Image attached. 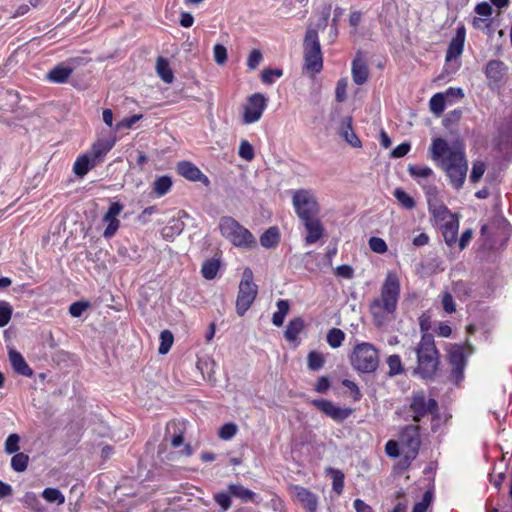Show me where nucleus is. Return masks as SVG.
<instances>
[{"label": "nucleus", "instance_id": "obj_21", "mask_svg": "<svg viewBox=\"0 0 512 512\" xmlns=\"http://www.w3.org/2000/svg\"><path fill=\"white\" fill-rule=\"evenodd\" d=\"M507 66L504 64V62L500 60H490L485 67V75L489 79L490 82H493L495 84L500 83L506 72H507Z\"/></svg>", "mask_w": 512, "mask_h": 512}, {"label": "nucleus", "instance_id": "obj_4", "mask_svg": "<svg viewBox=\"0 0 512 512\" xmlns=\"http://www.w3.org/2000/svg\"><path fill=\"white\" fill-rule=\"evenodd\" d=\"M219 229L222 236L235 247L250 250L256 246L253 234L233 217H222L219 221Z\"/></svg>", "mask_w": 512, "mask_h": 512}, {"label": "nucleus", "instance_id": "obj_53", "mask_svg": "<svg viewBox=\"0 0 512 512\" xmlns=\"http://www.w3.org/2000/svg\"><path fill=\"white\" fill-rule=\"evenodd\" d=\"M421 186L423 187V189L425 191L428 207L430 206V203L436 204L438 202H441L438 199V190L434 184L427 185V184L423 183V184H421Z\"/></svg>", "mask_w": 512, "mask_h": 512}, {"label": "nucleus", "instance_id": "obj_54", "mask_svg": "<svg viewBox=\"0 0 512 512\" xmlns=\"http://www.w3.org/2000/svg\"><path fill=\"white\" fill-rule=\"evenodd\" d=\"M486 170V166L484 162L477 161L473 163L472 171L470 174V181L472 183H477L483 176L484 172Z\"/></svg>", "mask_w": 512, "mask_h": 512}, {"label": "nucleus", "instance_id": "obj_64", "mask_svg": "<svg viewBox=\"0 0 512 512\" xmlns=\"http://www.w3.org/2000/svg\"><path fill=\"white\" fill-rule=\"evenodd\" d=\"M347 81L342 78L337 82L335 89V97L338 102H343L346 99Z\"/></svg>", "mask_w": 512, "mask_h": 512}, {"label": "nucleus", "instance_id": "obj_32", "mask_svg": "<svg viewBox=\"0 0 512 512\" xmlns=\"http://www.w3.org/2000/svg\"><path fill=\"white\" fill-rule=\"evenodd\" d=\"M220 266L221 262L217 258L205 260L201 267V274L203 278H205L206 280H212L216 278Z\"/></svg>", "mask_w": 512, "mask_h": 512}, {"label": "nucleus", "instance_id": "obj_56", "mask_svg": "<svg viewBox=\"0 0 512 512\" xmlns=\"http://www.w3.org/2000/svg\"><path fill=\"white\" fill-rule=\"evenodd\" d=\"M282 75L281 69H265L262 72L261 80L264 84H272L276 78H280Z\"/></svg>", "mask_w": 512, "mask_h": 512}, {"label": "nucleus", "instance_id": "obj_11", "mask_svg": "<svg viewBox=\"0 0 512 512\" xmlns=\"http://www.w3.org/2000/svg\"><path fill=\"white\" fill-rule=\"evenodd\" d=\"M268 99L262 93L249 96L243 107L242 122L249 125L259 121L267 107Z\"/></svg>", "mask_w": 512, "mask_h": 512}, {"label": "nucleus", "instance_id": "obj_52", "mask_svg": "<svg viewBox=\"0 0 512 512\" xmlns=\"http://www.w3.org/2000/svg\"><path fill=\"white\" fill-rule=\"evenodd\" d=\"M238 154L242 159H244L246 161L253 160L254 156H255L254 148L247 140L241 141Z\"/></svg>", "mask_w": 512, "mask_h": 512}, {"label": "nucleus", "instance_id": "obj_48", "mask_svg": "<svg viewBox=\"0 0 512 512\" xmlns=\"http://www.w3.org/2000/svg\"><path fill=\"white\" fill-rule=\"evenodd\" d=\"M387 365L389 367V376L399 375L403 372V366L399 355H390L387 358Z\"/></svg>", "mask_w": 512, "mask_h": 512}, {"label": "nucleus", "instance_id": "obj_31", "mask_svg": "<svg viewBox=\"0 0 512 512\" xmlns=\"http://www.w3.org/2000/svg\"><path fill=\"white\" fill-rule=\"evenodd\" d=\"M172 184L173 182L170 176L163 175L157 177L153 183L152 191L155 196L162 197L171 190Z\"/></svg>", "mask_w": 512, "mask_h": 512}, {"label": "nucleus", "instance_id": "obj_29", "mask_svg": "<svg viewBox=\"0 0 512 512\" xmlns=\"http://www.w3.org/2000/svg\"><path fill=\"white\" fill-rule=\"evenodd\" d=\"M280 241V233L279 229L275 226L268 228L261 236H260V244L264 248L270 249L274 248L278 245Z\"/></svg>", "mask_w": 512, "mask_h": 512}, {"label": "nucleus", "instance_id": "obj_7", "mask_svg": "<svg viewBox=\"0 0 512 512\" xmlns=\"http://www.w3.org/2000/svg\"><path fill=\"white\" fill-rule=\"evenodd\" d=\"M402 458L399 462L404 469L411 465V462L417 457L421 440L419 428L417 426H406L399 435Z\"/></svg>", "mask_w": 512, "mask_h": 512}, {"label": "nucleus", "instance_id": "obj_42", "mask_svg": "<svg viewBox=\"0 0 512 512\" xmlns=\"http://www.w3.org/2000/svg\"><path fill=\"white\" fill-rule=\"evenodd\" d=\"M42 497L50 503L57 502L58 504H63L65 501V497L63 493L58 488L47 487L42 492Z\"/></svg>", "mask_w": 512, "mask_h": 512}, {"label": "nucleus", "instance_id": "obj_55", "mask_svg": "<svg viewBox=\"0 0 512 512\" xmlns=\"http://www.w3.org/2000/svg\"><path fill=\"white\" fill-rule=\"evenodd\" d=\"M369 247L373 252L378 254H383L388 249L386 242L380 237H371L369 239Z\"/></svg>", "mask_w": 512, "mask_h": 512}, {"label": "nucleus", "instance_id": "obj_20", "mask_svg": "<svg viewBox=\"0 0 512 512\" xmlns=\"http://www.w3.org/2000/svg\"><path fill=\"white\" fill-rule=\"evenodd\" d=\"M352 79L355 84L363 85L369 76L368 66L365 59L358 53L352 61Z\"/></svg>", "mask_w": 512, "mask_h": 512}, {"label": "nucleus", "instance_id": "obj_59", "mask_svg": "<svg viewBox=\"0 0 512 512\" xmlns=\"http://www.w3.org/2000/svg\"><path fill=\"white\" fill-rule=\"evenodd\" d=\"M385 453L387 456L396 458L400 456L401 453V446L399 441L389 440L385 444Z\"/></svg>", "mask_w": 512, "mask_h": 512}, {"label": "nucleus", "instance_id": "obj_35", "mask_svg": "<svg viewBox=\"0 0 512 512\" xmlns=\"http://www.w3.org/2000/svg\"><path fill=\"white\" fill-rule=\"evenodd\" d=\"M156 71L159 77L165 83H172L174 80V74L170 68L169 62L166 58L158 57L156 61Z\"/></svg>", "mask_w": 512, "mask_h": 512}, {"label": "nucleus", "instance_id": "obj_50", "mask_svg": "<svg viewBox=\"0 0 512 512\" xmlns=\"http://www.w3.org/2000/svg\"><path fill=\"white\" fill-rule=\"evenodd\" d=\"M20 437L16 433L10 434L5 440V452L7 454L18 453Z\"/></svg>", "mask_w": 512, "mask_h": 512}, {"label": "nucleus", "instance_id": "obj_36", "mask_svg": "<svg viewBox=\"0 0 512 512\" xmlns=\"http://www.w3.org/2000/svg\"><path fill=\"white\" fill-rule=\"evenodd\" d=\"M289 303L287 300L280 299L277 301V311L272 316V323L280 327L284 323V319L289 312Z\"/></svg>", "mask_w": 512, "mask_h": 512}, {"label": "nucleus", "instance_id": "obj_28", "mask_svg": "<svg viewBox=\"0 0 512 512\" xmlns=\"http://www.w3.org/2000/svg\"><path fill=\"white\" fill-rule=\"evenodd\" d=\"M305 323L301 317L291 319L284 332V337L289 342H294L298 339L299 334L304 329Z\"/></svg>", "mask_w": 512, "mask_h": 512}, {"label": "nucleus", "instance_id": "obj_8", "mask_svg": "<svg viewBox=\"0 0 512 512\" xmlns=\"http://www.w3.org/2000/svg\"><path fill=\"white\" fill-rule=\"evenodd\" d=\"M257 293L258 287L253 282V272L250 268H245L236 299V312L239 316H243L251 307Z\"/></svg>", "mask_w": 512, "mask_h": 512}, {"label": "nucleus", "instance_id": "obj_3", "mask_svg": "<svg viewBox=\"0 0 512 512\" xmlns=\"http://www.w3.org/2000/svg\"><path fill=\"white\" fill-rule=\"evenodd\" d=\"M414 351L417 356V367L414 373L425 380L433 379L440 364L439 351L435 346L433 335L422 334Z\"/></svg>", "mask_w": 512, "mask_h": 512}, {"label": "nucleus", "instance_id": "obj_34", "mask_svg": "<svg viewBox=\"0 0 512 512\" xmlns=\"http://www.w3.org/2000/svg\"><path fill=\"white\" fill-rule=\"evenodd\" d=\"M429 213L432 215V217L435 220V223L439 222L441 218H454L457 215L452 213L446 205H444L442 202H438L436 204L430 203V206L428 207Z\"/></svg>", "mask_w": 512, "mask_h": 512}, {"label": "nucleus", "instance_id": "obj_12", "mask_svg": "<svg viewBox=\"0 0 512 512\" xmlns=\"http://www.w3.org/2000/svg\"><path fill=\"white\" fill-rule=\"evenodd\" d=\"M448 361L452 367L451 378L458 384L464 378V369L467 364L464 347L459 344L451 345L448 349Z\"/></svg>", "mask_w": 512, "mask_h": 512}, {"label": "nucleus", "instance_id": "obj_5", "mask_svg": "<svg viewBox=\"0 0 512 512\" xmlns=\"http://www.w3.org/2000/svg\"><path fill=\"white\" fill-rule=\"evenodd\" d=\"M353 368L361 373H373L379 365L378 350L368 342L357 344L350 357Z\"/></svg>", "mask_w": 512, "mask_h": 512}, {"label": "nucleus", "instance_id": "obj_13", "mask_svg": "<svg viewBox=\"0 0 512 512\" xmlns=\"http://www.w3.org/2000/svg\"><path fill=\"white\" fill-rule=\"evenodd\" d=\"M311 403L325 415L337 422L347 419L353 413L351 408L336 406L333 402L325 399H314Z\"/></svg>", "mask_w": 512, "mask_h": 512}, {"label": "nucleus", "instance_id": "obj_47", "mask_svg": "<svg viewBox=\"0 0 512 512\" xmlns=\"http://www.w3.org/2000/svg\"><path fill=\"white\" fill-rule=\"evenodd\" d=\"M13 308L9 302L0 300V328L5 327L11 320Z\"/></svg>", "mask_w": 512, "mask_h": 512}, {"label": "nucleus", "instance_id": "obj_6", "mask_svg": "<svg viewBox=\"0 0 512 512\" xmlns=\"http://www.w3.org/2000/svg\"><path fill=\"white\" fill-rule=\"evenodd\" d=\"M304 68L313 74L319 73L323 68V56L318 37V31L308 29L303 41Z\"/></svg>", "mask_w": 512, "mask_h": 512}, {"label": "nucleus", "instance_id": "obj_38", "mask_svg": "<svg viewBox=\"0 0 512 512\" xmlns=\"http://www.w3.org/2000/svg\"><path fill=\"white\" fill-rule=\"evenodd\" d=\"M29 464V456L23 452L15 453L11 458V468L15 472H24Z\"/></svg>", "mask_w": 512, "mask_h": 512}, {"label": "nucleus", "instance_id": "obj_10", "mask_svg": "<svg viewBox=\"0 0 512 512\" xmlns=\"http://www.w3.org/2000/svg\"><path fill=\"white\" fill-rule=\"evenodd\" d=\"M409 410L413 421L419 422L422 418L438 411V403L433 398L426 397L423 391L414 392L411 396Z\"/></svg>", "mask_w": 512, "mask_h": 512}, {"label": "nucleus", "instance_id": "obj_61", "mask_svg": "<svg viewBox=\"0 0 512 512\" xmlns=\"http://www.w3.org/2000/svg\"><path fill=\"white\" fill-rule=\"evenodd\" d=\"M214 60L217 64L222 65L227 60V49L222 44H216L213 48Z\"/></svg>", "mask_w": 512, "mask_h": 512}, {"label": "nucleus", "instance_id": "obj_15", "mask_svg": "<svg viewBox=\"0 0 512 512\" xmlns=\"http://www.w3.org/2000/svg\"><path fill=\"white\" fill-rule=\"evenodd\" d=\"M466 40V28L463 24L458 25L456 28V34L451 39L446 55H445V61L451 62L452 60L457 59L461 56L464 50V44Z\"/></svg>", "mask_w": 512, "mask_h": 512}, {"label": "nucleus", "instance_id": "obj_57", "mask_svg": "<svg viewBox=\"0 0 512 512\" xmlns=\"http://www.w3.org/2000/svg\"><path fill=\"white\" fill-rule=\"evenodd\" d=\"M441 302L445 312L451 314L456 311V304L450 292L445 291L442 294Z\"/></svg>", "mask_w": 512, "mask_h": 512}, {"label": "nucleus", "instance_id": "obj_62", "mask_svg": "<svg viewBox=\"0 0 512 512\" xmlns=\"http://www.w3.org/2000/svg\"><path fill=\"white\" fill-rule=\"evenodd\" d=\"M411 149V144L409 142H403L397 145L392 151L390 156L392 158H401L408 154Z\"/></svg>", "mask_w": 512, "mask_h": 512}, {"label": "nucleus", "instance_id": "obj_26", "mask_svg": "<svg viewBox=\"0 0 512 512\" xmlns=\"http://www.w3.org/2000/svg\"><path fill=\"white\" fill-rule=\"evenodd\" d=\"M447 246L452 247L457 242V235L459 230V217L456 216L451 219L450 223H444L439 228Z\"/></svg>", "mask_w": 512, "mask_h": 512}, {"label": "nucleus", "instance_id": "obj_9", "mask_svg": "<svg viewBox=\"0 0 512 512\" xmlns=\"http://www.w3.org/2000/svg\"><path fill=\"white\" fill-rule=\"evenodd\" d=\"M292 204L300 220L312 218L319 214V204L310 190L299 189L294 192Z\"/></svg>", "mask_w": 512, "mask_h": 512}, {"label": "nucleus", "instance_id": "obj_22", "mask_svg": "<svg viewBox=\"0 0 512 512\" xmlns=\"http://www.w3.org/2000/svg\"><path fill=\"white\" fill-rule=\"evenodd\" d=\"M185 425L180 421H170L166 425V437L171 435L170 442L173 448L180 447L184 442Z\"/></svg>", "mask_w": 512, "mask_h": 512}, {"label": "nucleus", "instance_id": "obj_2", "mask_svg": "<svg viewBox=\"0 0 512 512\" xmlns=\"http://www.w3.org/2000/svg\"><path fill=\"white\" fill-rule=\"evenodd\" d=\"M400 280L395 272L389 271L380 289L379 297L369 304V312L377 327L387 325L394 316L400 298Z\"/></svg>", "mask_w": 512, "mask_h": 512}, {"label": "nucleus", "instance_id": "obj_1", "mask_svg": "<svg viewBox=\"0 0 512 512\" xmlns=\"http://www.w3.org/2000/svg\"><path fill=\"white\" fill-rule=\"evenodd\" d=\"M429 153L436 166L446 173L451 186L456 190L461 189L468 171L463 141L455 140L450 144L444 138H434Z\"/></svg>", "mask_w": 512, "mask_h": 512}, {"label": "nucleus", "instance_id": "obj_58", "mask_svg": "<svg viewBox=\"0 0 512 512\" xmlns=\"http://www.w3.org/2000/svg\"><path fill=\"white\" fill-rule=\"evenodd\" d=\"M262 53L258 49H253L247 58V67L250 70H254L258 67L260 62L262 61Z\"/></svg>", "mask_w": 512, "mask_h": 512}, {"label": "nucleus", "instance_id": "obj_19", "mask_svg": "<svg viewBox=\"0 0 512 512\" xmlns=\"http://www.w3.org/2000/svg\"><path fill=\"white\" fill-rule=\"evenodd\" d=\"M296 499L304 506L307 512H316L318 506L317 496L307 488L299 485L293 487Z\"/></svg>", "mask_w": 512, "mask_h": 512}, {"label": "nucleus", "instance_id": "obj_60", "mask_svg": "<svg viewBox=\"0 0 512 512\" xmlns=\"http://www.w3.org/2000/svg\"><path fill=\"white\" fill-rule=\"evenodd\" d=\"M103 220L107 222V227L104 230L103 235L105 238H110L116 233L117 229L119 228V220L117 218L106 217H104Z\"/></svg>", "mask_w": 512, "mask_h": 512}, {"label": "nucleus", "instance_id": "obj_37", "mask_svg": "<svg viewBox=\"0 0 512 512\" xmlns=\"http://www.w3.org/2000/svg\"><path fill=\"white\" fill-rule=\"evenodd\" d=\"M22 503L35 512H44L45 507L34 492H26L21 499Z\"/></svg>", "mask_w": 512, "mask_h": 512}, {"label": "nucleus", "instance_id": "obj_17", "mask_svg": "<svg viewBox=\"0 0 512 512\" xmlns=\"http://www.w3.org/2000/svg\"><path fill=\"white\" fill-rule=\"evenodd\" d=\"M301 222L307 231L306 244H314L323 236L324 227L318 216L301 220Z\"/></svg>", "mask_w": 512, "mask_h": 512}, {"label": "nucleus", "instance_id": "obj_40", "mask_svg": "<svg viewBox=\"0 0 512 512\" xmlns=\"http://www.w3.org/2000/svg\"><path fill=\"white\" fill-rule=\"evenodd\" d=\"M341 135L352 147L359 148L362 146L360 139L352 129L351 119H348L347 124L343 126Z\"/></svg>", "mask_w": 512, "mask_h": 512}, {"label": "nucleus", "instance_id": "obj_43", "mask_svg": "<svg viewBox=\"0 0 512 512\" xmlns=\"http://www.w3.org/2000/svg\"><path fill=\"white\" fill-rule=\"evenodd\" d=\"M232 495L229 493V491H220L213 495L214 501L220 506V511L225 512L231 508Z\"/></svg>", "mask_w": 512, "mask_h": 512}, {"label": "nucleus", "instance_id": "obj_14", "mask_svg": "<svg viewBox=\"0 0 512 512\" xmlns=\"http://www.w3.org/2000/svg\"><path fill=\"white\" fill-rule=\"evenodd\" d=\"M116 142V136L110 132L106 137H99L91 146L88 154L99 164L103 161L106 154L113 148Z\"/></svg>", "mask_w": 512, "mask_h": 512}, {"label": "nucleus", "instance_id": "obj_24", "mask_svg": "<svg viewBox=\"0 0 512 512\" xmlns=\"http://www.w3.org/2000/svg\"><path fill=\"white\" fill-rule=\"evenodd\" d=\"M185 224L181 219V216L171 218L167 225L161 230V235L165 240L172 241L182 233Z\"/></svg>", "mask_w": 512, "mask_h": 512}, {"label": "nucleus", "instance_id": "obj_49", "mask_svg": "<svg viewBox=\"0 0 512 512\" xmlns=\"http://www.w3.org/2000/svg\"><path fill=\"white\" fill-rule=\"evenodd\" d=\"M238 431V427L235 423H225L219 428L218 437L222 440L232 439Z\"/></svg>", "mask_w": 512, "mask_h": 512}, {"label": "nucleus", "instance_id": "obj_23", "mask_svg": "<svg viewBox=\"0 0 512 512\" xmlns=\"http://www.w3.org/2000/svg\"><path fill=\"white\" fill-rule=\"evenodd\" d=\"M9 360L16 373L25 377L34 375L33 369L27 364L22 354L16 350L9 351Z\"/></svg>", "mask_w": 512, "mask_h": 512}, {"label": "nucleus", "instance_id": "obj_30", "mask_svg": "<svg viewBox=\"0 0 512 512\" xmlns=\"http://www.w3.org/2000/svg\"><path fill=\"white\" fill-rule=\"evenodd\" d=\"M407 171L409 175L418 182V184H423L422 180L427 179L433 176V170L428 166H420L415 164L408 165Z\"/></svg>", "mask_w": 512, "mask_h": 512}, {"label": "nucleus", "instance_id": "obj_63", "mask_svg": "<svg viewBox=\"0 0 512 512\" xmlns=\"http://www.w3.org/2000/svg\"><path fill=\"white\" fill-rule=\"evenodd\" d=\"M158 212V209L156 206H149L147 208H145L141 214H139L137 216V221L141 224V225H144L146 223H148L151 219V216L155 213Z\"/></svg>", "mask_w": 512, "mask_h": 512}, {"label": "nucleus", "instance_id": "obj_41", "mask_svg": "<svg viewBox=\"0 0 512 512\" xmlns=\"http://www.w3.org/2000/svg\"><path fill=\"white\" fill-rule=\"evenodd\" d=\"M345 339V333L338 328H332L328 331L326 340L330 347L339 348Z\"/></svg>", "mask_w": 512, "mask_h": 512}, {"label": "nucleus", "instance_id": "obj_46", "mask_svg": "<svg viewBox=\"0 0 512 512\" xmlns=\"http://www.w3.org/2000/svg\"><path fill=\"white\" fill-rule=\"evenodd\" d=\"M325 359L323 355L317 351H311L307 357L308 368L312 371H317L323 367Z\"/></svg>", "mask_w": 512, "mask_h": 512}, {"label": "nucleus", "instance_id": "obj_18", "mask_svg": "<svg viewBox=\"0 0 512 512\" xmlns=\"http://www.w3.org/2000/svg\"><path fill=\"white\" fill-rule=\"evenodd\" d=\"M74 68L67 63L62 62L51 68L46 74V79L50 83L64 84L72 75Z\"/></svg>", "mask_w": 512, "mask_h": 512}, {"label": "nucleus", "instance_id": "obj_25", "mask_svg": "<svg viewBox=\"0 0 512 512\" xmlns=\"http://www.w3.org/2000/svg\"><path fill=\"white\" fill-rule=\"evenodd\" d=\"M98 163L88 154L79 155L73 165V172L76 176L83 178Z\"/></svg>", "mask_w": 512, "mask_h": 512}, {"label": "nucleus", "instance_id": "obj_45", "mask_svg": "<svg viewBox=\"0 0 512 512\" xmlns=\"http://www.w3.org/2000/svg\"><path fill=\"white\" fill-rule=\"evenodd\" d=\"M429 107L434 114L440 115L445 109V95L442 93L434 94L430 98Z\"/></svg>", "mask_w": 512, "mask_h": 512}, {"label": "nucleus", "instance_id": "obj_51", "mask_svg": "<svg viewBox=\"0 0 512 512\" xmlns=\"http://www.w3.org/2000/svg\"><path fill=\"white\" fill-rule=\"evenodd\" d=\"M88 301H76L69 306V313L72 317L79 318L88 309Z\"/></svg>", "mask_w": 512, "mask_h": 512}, {"label": "nucleus", "instance_id": "obj_27", "mask_svg": "<svg viewBox=\"0 0 512 512\" xmlns=\"http://www.w3.org/2000/svg\"><path fill=\"white\" fill-rule=\"evenodd\" d=\"M227 489L233 497L240 499L244 503H248V502L257 503L258 502L256 493L253 492L252 490L244 487L241 484L231 483L227 486Z\"/></svg>", "mask_w": 512, "mask_h": 512}, {"label": "nucleus", "instance_id": "obj_33", "mask_svg": "<svg viewBox=\"0 0 512 512\" xmlns=\"http://www.w3.org/2000/svg\"><path fill=\"white\" fill-rule=\"evenodd\" d=\"M325 471L332 478V490L337 495H341L344 489V473L340 469L333 467H327Z\"/></svg>", "mask_w": 512, "mask_h": 512}, {"label": "nucleus", "instance_id": "obj_39", "mask_svg": "<svg viewBox=\"0 0 512 512\" xmlns=\"http://www.w3.org/2000/svg\"><path fill=\"white\" fill-rule=\"evenodd\" d=\"M393 195L399 204L407 210H412L416 205L414 199L401 188H396Z\"/></svg>", "mask_w": 512, "mask_h": 512}, {"label": "nucleus", "instance_id": "obj_16", "mask_svg": "<svg viewBox=\"0 0 512 512\" xmlns=\"http://www.w3.org/2000/svg\"><path fill=\"white\" fill-rule=\"evenodd\" d=\"M177 172L189 181L201 182L209 185L210 181L206 175L193 163L189 161H181L177 164Z\"/></svg>", "mask_w": 512, "mask_h": 512}, {"label": "nucleus", "instance_id": "obj_44", "mask_svg": "<svg viewBox=\"0 0 512 512\" xmlns=\"http://www.w3.org/2000/svg\"><path fill=\"white\" fill-rule=\"evenodd\" d=\"M174 337L173 334L169 330H163L160 333V345L158 348V352L161 355H165L169 352L173 345Z\"/></svg>", "mask_w": 512, "mask_h": 512}]
</instances>
